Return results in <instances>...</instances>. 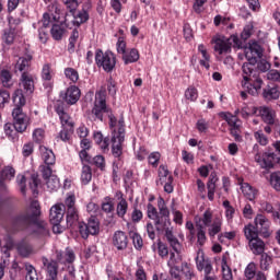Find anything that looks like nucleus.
Listing matches in <instances>:
<instances>
[{
    "mask_svg": "<svg viewBox=\"0 0 280 280\" xmlns=\"http://www.w3.org/2000/svg\"><path fill=\"white\" fill-rule=\"evenodd\" d=\"M166 241L168 243V246L172 248L173 252H170V258L167 260L168 267H175L178 266L183 261V256L180 254L183 253V244L176 235H174V232L172 230H167L165 233Z\"/></svg>",
    "mask_w": 280,
    "mask_h": 280,
    "instance_id": "8",
    "label": "nucleus"
},
{
    "mask_svg": "<svg viewBox=\"0 0 280 280\" xmlns=\"http://www.w3.org/2000/svg\"><path fill=\"white\" fill-rule=\"evenodd\" d=\"M67 28L60 24H54L50 28V34L54 40H62V36H65Z\"/></svg>",
    "mask_w": 280,
    "mask_h": 280,
    "instance_id": "41",
    "label": "nucleus"
},
{
    "mask_svg": "<svg viewBox=\"0 0 280 280\" xmlns=\"http://www.w3.org/2000/svg\"><path fill=\"white\" fill-rule=\"evenodd\" d=\"M102 211L104 213H113L115 211V203L110 197H105L102 203Z\"/></svg>",
    "mask_w": 280,
    "mask_h": 280,
    "instance_id": "52",
    "label": "nucleus"
},
{
    "mask_svg": "<svg viewBox=\"0 0 280 280\" xmlns=\"http://www.w3.org/2000/svg\"><path fill=\"white\" fill-rule=\"evenodd\" d=\"M25 95L23 89H18L13 93V104L15 108L12 112L13 128L16 132H25L27 125L30 124V117L23 113V106H25Z\"/></svg>",
    "mask_w": 280,
    "mask_h": 280,
    "instance_id": "5",
    "label": "nucleus"
},
{
    "mask_svg": "<svg viewBox=\"0 0 280 280\" xmlns=\"http://www.w3.org/2000/svg\"><path fill=\"white\" fill-rule=\"evenodd\" d=\"M126 213H128V200H126L124 196H120L116 206V215L120 218V220H124Z\"/></svg>",
    "mask_w": 280,
    "mask_h": 280,
    "instance_id": "32",
    "label": "nucleus"
},
{
    "mask_svg": "<svg viewBox=\"0 0 280 280\" xmlns=\"http://www.w3.org/2000/svg\"><path fill=\"white\" fill-rule=\"evenodd\" d=\"M14 36H15V33L13 30H10V28L4 30V33L2 35V40L7 45H12V43H14Z\"/></svg>",
    "mask_w": 280,
    "mask_h": 280,
    "instance_id": "59",
    "label": "nucleus"
},
{
    "mask_svg": "<svg viewBox=\"0 0 280 280\" xmlns=\"http://www.w3.org/2000/svg\"><path fill=\"white\" fill-rule=\"evenodd\" d=\"M63 207H65V211H68L70 209H75V195L68 194L65 199Z\"/></svg>",
    "mask_w": 280,
    "mask_h": 280,
    "instance_id": "57",
    "label": "nucleus"
},
{
    "mask_svg": "<svg viewBox=\"0 0 280 280\" xmlns=\"http://www.w3.org/2000/svg\"><path fill=\"white\" fill-rule=\"evenodd\" d=\"M269 183L276 191H280V172H273L270 174Z\"/></svg>",
    "mask_w": 280,
    "mask_h": 280,
    "instance_id": "53",
    "label": "nucleus"
},
{
    "mask_svg": "<svg viewBox=\"0 0 280 280\" xmlns=\"http://www.w3.org/2000/svg\"><path fill=\"white\" fill-rule=\"evenodd\" d=\"M140 58L139 50L136 48H131L122 56V60L125 65H132V62H138Z\"/></svg>",
    "mask_w": 280,
    "mask_h": 280,
    "instance_id": "37",
    "label": "nucleus"
},
{
    "mask_svg": "<svg viewBox=\"0 0 280 280\" xmlns=\"http://www.w3.org/2000/svg\"><path fill=\"white\" fill-rule=\"evenodd\" d=\"M170 247L167 246V244L159 241L158 242V255L159 257H161V259H167V257H170Z\"/></svg>",
    "mask_w": 280,
    "mask_h": 280,
    "instance_id": "50",
    "label": "nucleus"
},
{
    "mask_svg": "<svg viewBox=\"0 0 280 280\" xmlns=\"http://www.w3.org/2000/svg\"><path fill=\"white\" fill-rule=\"evenodd\" d=\"M90 8H91V1H88L83 5V9L81 11H78V8H74V9L67 8V10L69 11V14L73 16V20H72L73 25H77V27H80V25L89 21V11L86 10H90Z\"/></svg>",
    "mask_w": 280,
    "mask_h": 280,
    "instance_id": "13",
    "label": "nucleus"
},
{
    "mask_svg": "<svg viewBox=\"0 0 280 280\" xmlns=\"http://www.w3.org/2000/svg\"><path fill=\"white\" fill-rule=\"evenodd\" d=\"M197 229V243L199 246H205L207 244V231H205V226L200 223H196Z\"/></svg>",
    "mask_w": 280,
    "mask_h": 280,
    "instance_id": "46",
    "label": "nucleus"
},
{
    "mask_svg": "<svg viewBox=\"0 0 280 280\" xmlns=\"http://www.w3.org/2000/svg\"><path fill=\"white\" fill-rule=\"evenodd\" d=\"M66 215L68 226H73V224H75V222L80 220V215L78 214V208L66 210Z\"/></svg>",
    "mask_w": 280,
    "mask_h": 280,
    "instance_id": "45",
    "label": "nucleus"
},
{
    "mask_svg": "<svg viewBox=\"0 0 280 280\" xmlns=\"http://www.w3.org/2000/svg\"><path fill=\"white\" fill-rule=\"evenodd\" d=\"M116 49H117V54H121V56H124L127 52L126 39H124V37H118V40L116 43Z\"/></svg>",
    "mask_w": 280,
    "mask_h": 280,
    "instance_id": "64",
    "label": "nucleus"
},
{
    "mask_svg": "<svg viewBox=\"0 0 280 280\" xmlns=\"http://www.w3.org/2000/svg\"><path fill=\"white\" fill-rule=\"evenodd\" d=\"M39 152L45 165L56 164V155L54 154V151H51L45 145H39Z\"/></svg>",
    "mask_w": 280,
    "mask_h": 280,
    "instance_id": "28",
    "label": "nucleus"
},
{
    "mask_svg": "<svg viewBox=\"0 0 280 280\" xmlns=\"http://www.w3.org/2000/svg\"><path fill=\"white\" fill-rule=\"evenodd\" d=\"M126 139V121L124 116L118 120V130L112 133V154L118 161H121V155L124 154L122 143Z\"/></svg>",
    "mask_w": 280,
    "mask_h": 280,
    "instance_id": "7",
    "label": "nucleus"
},
{
    "mask_svg": "<svg viewBox=\"0 0 280 280\" xmlns=\"http://www.w3.org/2000/svg\"><path fill=\"white\" fill-rule=\"evenodd\" d=\"M197 269L199 270V272H202L203 270V273H205L203 280L213 279V277L209 276L213 271V266L211 265V261L205 260V259L198 260V257H197Z\"/></svg>",
    "mask_w": 280,
    "mask_h": 280,
    "instance_id": "30",
    "label": "nucleus"
},
{
    "mask_svg": "<svg viewBox=\"0 0 280 280\" xmlns=\"http://www.w3.org/2000/svg\"><path fill=\"white\" fill-rule=\"evenodd\" d=\"M244 235L246 240L250 242L252 240H256L257 237H259V231L257 230L256 225L249 223L244 226Z\"/></svg>",
    "mask_w": 280,
    "mask_h": 280,
    "instance_id": "42",
    "label": "nucleus"
},
{
    "mask_svg": "<svg viewBox=\"0 0 280 280\" xmlns=\"http://www.w3.org/2000/svg\"><path fill=\"white\" fill-rule=\"evenodd\" d=\"M279 161L280 158L275 154V152H266L262 154V156L259 153L255 155V162L259 163L264 170H272L275 164L279 163Z\"/></svg>",
    "mask_w": 280,
    "mask_h": 280,
    "instance_id": "17",
    "label": "nucleus"
},
{
    "mask_svg": "<svg viewBox=\"0 0 280 280\" xmlns=\"http://www.w3.org/2000/svg\"><path fill=\"white\" fill-rule=\"evenodd\" d=\"M42 264L46 270V275L49 279H58V261L54 259H48L47 257L42 258Z\"/></svg>",
    "mask_w": 280,
    "mask_h": 280,
    "instance_id": "21",
    "label": "nucleus"
},
{
    "mask_svg": "<svg viewBox=\"0 0 280 280\" xmlns=\"http://www.w3.org/2000/svg\"><path fill=\"white\" fill-rule=\"evenodd\" d=\"M40 213L38 200L31 201L26 210L19 212L11 219L13 231H30L36 237H47L49 228L47 222L40 220Z\"/></svg>",
    "mask_w": 280,
    "mask_h": 280,
    "instance_id": "1",
    "label": "nucleus"
},
{
    "mask_svg": "<svg viewBox=\"0 0 280 280\" xmlns=\"http://www.w3.org/2000/svg\"><path fill=\"white\" fill-rule=\"evenodd\" d=\"M185 97L189 102H196V100H198V89H196L195 86H189L185 91Z\"/></svg>",
    "mask_w": 280,
    "mask_h": 280,
    "instance_id": "56",
    "label": "nucleus"
},
{
    "mask_svg": "<svg viewBox=\"0 0 280 280\" xmlns=\"http://www.w3.org/2000/svg\"><path fill=\"white\" fill-rule=\"evenodd\" d=\"M241 191L243 196L247 198V200L253 201L255 198H257V190L253 188V186H250L248 183L241 184Z\"/></svg>",
    "mask_w": 280,
    "mask_h": 280,
    "instance_id": "35",
    "label": "nucleus"
},
{
    "mask_svg": "<svg viewBox=\"0 0 280 280\" xmlns=\"http://www.w3.org/2000/svg\"><path fill=\"white\" fill-rule=\"evenodd\" d=\"M158 187H164L166 194L174 191V176L167 168V165H160L158 170V179L155 180Z\"/></svg>",
    "mask_w": 280,
    "mask_h": 280,
    "instance_id": "11",
    "label": "nucleus"
},
{
    "mask_svg": "<svg viewBox=\"0 0 280 280\" xmlns=\"http://www.w3.org/2000/svg\"><path fill=\"white\" fill-rule=\"evenodd\" d=\"M149 164L152 165V167H159V161H161V153L160 152H152L148 156Z\"/></svg>",
    "mask_w": 280,
    "mask_h": 280,
    "instance_id": "60",
    "label": "nucleus"
},
{
    "mask_svg": "<svg viewBox=\"0 0 280 280\" xmlns=\"http://www.w3.org/2000/svg\"><path fill=\"white\" fill-rule=\"evenodd\" d=\"M196 224H201L203 229H208L209 237H215V235L222 233V217H215L213 219V212L206 210L201 217L196 220Z\"/></svg>",
    "mask_w": 280,
    "mask_h": 280,
    "instance_id": "6",
    "label": "nucleus"
},
{
    "mask_svg": "<svg viewBox=\"0 0 280 280\" xmlns=\"http://www.w3.org/2000/svg\"><path fill=\"white\" fill-rule=\"evenodd\" d=\"M217 180H218V178H215V176L211 175L207 183L208 200H210V202H213V200L215 199V183H217Z\"/></svg>",
    "mask_w": 280,
    "mask_h": 280,
    "instance_id": "43",
    "label": "nucleus"
},
{
    "mask_svg": "<svg viewBox=\"0 0 280 280\" xmlns=\"http://www.w3.org/2000/svg\"><path fill=\"white\" fill-rule=\"evenodd\" d=\"M223 207L225 209V218L228 222H233V218H235V208L231 206V201L224 200Z\"/></svg>",
    "mask_w": 280,
    "mask_h": 280,
    "instance_id": "47",
    "label": "nucleus"
},
{
    "mask_svg": "<svg viewBox=\"0 0 280 280\" xmlns=\"http://www.w3.org/2000/svg\"><path fill=\"white\" fill-rule=\"evenodd\" d=\"M16 250L21 257H27L33 253L32 245L27 241L23 240L16 244Z\"/></svg>",
    "mask_w": 280,
    "mask_h": 280,
    "instance_id": "36",
    "label": "nucleus"
},
{
    "mask_svg": "<svg viewBox=\"0 0 280 280\" xmlns=\"http://www.w3.org/2000/svg\"><path fill=\"white\" fill-rule=\"evenodd\" d=\"M56 257L59 264H73L75 261V253L69 247H67L63 252L57 250Z\"/></svg>",
    "mask_w": 280,
    "mask_h": 280,
    "instance_id": "26",
    "label": "nucleus"
},
{
    "mask_svg": "<svg viewBox=\"0 0 280 280\" xmlns=\"http://www.w3.org/2000/svg\"><path fill=\"white\" fill-rule=\"evenodd\" d=\"M255 65H257V62L248 61L243 63L242 67V86L253 96L259 95V91H261V86H264V80L260 79Z\"/></svg>",
    "mask_w": 280,
    "mask_h": 280,
    "instance_id": "4",
    "label": "nucleus"
},
{
    "mask_svg": "<svg viewBox=\"0 0 280 280\" xmlns=\"http://www.w3.org/2000/svg\"><path fill=\"white\" fill-rule=\"evenodd\" d=\"M196 128L198 132H207L209 130V121H206L205 118L197 120Z\"/></svg>",
    "mask_w": 280,
    "mask_h": 280,
    "instance_id": "63",
    "label": "nucleus"
},
{
    "mask_svg": "<svg viewBox=\"0 0 280 280\" xmlns=\"http://www.w3.org/2000/svg\"><path fill=\"white\" fill-rule=\"evenodd\" d=\"M55 112L57 113L62 128H69V130H73V119H71V116H69L68 113L65 110V102L57 101L55 104Z\"/></svg>",
    "mask_w": 280,
    "mask_h": 280,
    "instance_id": "19",
    "label": "nucleus"
},
{
    "mask_svg": "<svg viewBox=\"0 0 280 280\" xmlns=\"http://www.w3.org/2000/svg\"><path fill=\"white\" fill-rule=\"evenodd\" d=\"M198 51L199 54H201L202 58L199 63L201 67H205V69H210L211 65V55H209V51L207 50V47L205 46V44H200L198 46Z\"/></svg>",
    "mask_w": 280,
    "mask_h": 280,
    "instance_id": "33",
    "label": "nucleus"
},
{
    "mask_svg": "<svg viewBox=\"0 0 280 280\" xmlns=\"http://www.w3.org/2000/svg\"><path fill=\"white\" fill-rule=\"evenodd\" d=\"M20 89L27 95H32L34 93V77L30 72H23L20 78Z\"/></svg>",
    "mask_w": 280,
    "mask_h": 280,
    "instance_id": "24",
    "label": "nucleus"
},
{
    "mask_svg": "<svg viewBox=\"0 0 280 280\" xmlns=\"http://www.w3.org/2000/svg\"><path fill=\"white\" fill-rule=\"evenodd\" d=\"M141 220H143V211L135 206L131 212V221L133 222V224H139Z\"/></svg>",
    "mask_w": 280,
    "mask_h": 280,
    "instance_id": "58",
    "label": "nucleus"
},
{
    "mask_svg": "<svg viewBox=\"0 0 280 280\" xmlns=\"http://www.w3.org/2000/svg\"><path fill=\"white\" fill-rule=\"evenodd\" d=\"M259 115L262 121L269 126H278L279 119H277V112L270 107H260Z\"/></svg>",
    "mask_w": 280,
    "mask_h": 280,
    "instance_id": "20",
    "label": "nucleus"
},
{
    "mask_svg": "<svg viewBox=\"0 0 280 280\" xmlns=\"http://www.w3.org/2000/svg\"><path fill=\"white\" fill-rule=\"evenodd\" d=\"M254 137L257 141V143H259L260 145H268V137H266V135H264L262 130H258L254 133Z\"/></svg>",
    "mask_w": 280,
    "mask_h": 280,
    "instance_id": "61",
    "label": "nucleus"
},
{
    "mask_svg": "<svg viewBox=\"0 0 280 280\" xmlns=\"http://www.w3.org/2000/svg\"><path fill=\"white\" fill-rule=\"evenodd\" d=\"M212 43H214V51H218L219 56L231 54V47L236 49H242L243 47L242 39L236 35H232L228 40L217 37L212 39Z\"/></svg>",
    "mask_w": 280,
    "mask_h": 280,
    "instance_id": "10",
    "label": "nucleus"
},
{
    "mask_svg": "<svg viewBox=\"0 0 280 280\" xmlns=\"http://www.w3.org/2000/svg\"><path fill=\"white\" fill-rule=\"evenodd\" d=\"M14 176H16V171L14 170V167L5 166L0 173V187H2V189H5V184L3 183V180H12Z\"/></svg>",
    "mask_w": 280,
    "mask_h": 280,
    "instance_id": "31",
    "label": "nucleus"
},
{
    "mask_svg": "<svg viewBox=\"0 0 280 280\" xmlns=\"http://www.w3.org/2000/svg\"><path fill=\"white\" fill-rule=\"evenodd\" d=\"M4 132L7 135V137H9V139H11V141H16V139H19L16 129H14V125L8 122L4 125Z\"/></svg>",
    "mask_w": 280,
    "mask_h": 280,
    "instance_id": "51",
    "label": "nucleus"
},
{
    "mask_svg": "<svg viewBox=\"0 0 280 280\" xmlns=\"http://www.w3.org/2000/svg\"><path fill=\"white\" fill-rule=\"evenodd\" d=\"M33 139L36 143H43V139H45V130L42 128H37L33 131Z\"/></svg>",
    "mask_w": 280,
    "mask_h": 280,
    "instance_id": "62",
    "label": "nucleus"
},
{
    "mask_svg": "<svg viewBox=\"0 0 280 280\" xmlns=\"http://www.w3.org/2000/svg\"><path fill=\"white\" fill-rule=\"evenodd\" d=\"M132 244L135 246L136 250H141L143 248V238L141 237V234L137 232H130L129 233Z\"/></svg>",
    "mask_w": 280,
    "mask_h": 280,
    "instance_id": "48",
    "label": "nucleus"
},
{
    "mask_svg": "<svg viewBox=\"0 0 280 280\" xmlns=\"http://www.w3.org/2000/svg\"><path fill=\"white\" fill-rule=\"evenodd\" d=\"M106 90L102 89L95 92L90 119L92 121H105L106 117H108L109 128L113 130V135L114 132H117L115 129L117 126V117H115V114H113V108H110V105L106 103Z\"/></svg>",
    "mask_w": 280,
    "mask_h": 280,
    "instance_id": "2",
    "label": "nucleus"
},
{
    "mask_svg": "<svg viewBox=\"0 0 280 280\" xmlns=\"http://www.w3.org/2000/svg\"><path fill=\"white\" fill-rule=\"evenodd\" d=\"M65 218V205L57 203L50 208L49 220L52 224H60Z\"/></svg>",
    "mask_w": 280,
    "mask_h": 280,
    "instance_id": "25",
    "label": "nucleus"
},
{
    "mask_svg": "<svg viewBox=\"0 0 280 280\" xmlns=\"http://www.w3.org/2000/svg\"><path fill=\"white\" fill-rule=\"evenodd\" d=\"M31 65H32V55L20 57L15 65V71H20L21 73H27L30 71Z\"/></svg>",
    "mask_w": 280,
    "mask_h": 280,
    "instance_id": "29",
    "label": "nucleus"
},
{
    "mask_svg": "<svg viewBox=\"0 0 280 280\" xmlns=\"http://www.w3.org/2000/svg\"><path fill=\"white\" fill-rule=\"evenodd\" d=\"M26 270V280H38V276L36 275V268L32 266L30 262L16 261L13 260L11 264V268L9 270V277L11 280H16L21 275H23V270Z\"/></svg>",
    "mask_w": 280,
    "mask_h": 280,
    "instance_id": "9",
    "label": "nucleus"
},
{
    "mask_svg": "<svg viewBox=\"0 0 280 280\" xmlns=\"http://www.w3.org/2000/svg\"><path fill=\"white\" fill-rule=\"evenodd\" d=\"M93 180V170L90 165L84 164L81 170V183L82 185H89Z\"/></svg>",
    "mask_w": 280,
    "mask_h": 280,
    "instance_id": "40",
    "label": "nucleus"
},
{
    "mask_svg": "<svg viewBox=\"0 0 280 280\" xmlns=\"http://www.w3.org/2000/svg\"><path fill=\"white\" fill-rule=\"evenodd\" d=\"M65 75H66V78H68V80H70L73 83H75V82H78V80H80V74L73 68H66Z\"/></svg>",
    "mask_w": 280,
    "mask_h": 280,
    "instance_id": "55",
    "label": "nucleus"
},
{
    "mask_svg": "<svg viewBox=\"0 0 280 280\" xmlns=\"http://www.w3.org/2000/svg\"><path fill=\"white\" fill-rule=\"evenodd\" d=\"M248 244L253 255H264L266 253V243L259 236L248 241Z\"/></svg>",
    "mask_w": 280,
    "mask_h": 280,
    "instance_id": "27",
    "label": "nucleus"
},
{
    "mask_svg": "<svg viewBox=\"0 0 280 280\" xmlns=\"http://www.w3.org/2000/svg\"><path fill=\"white\" fill-rule=\"evenodd\" d=\"M52 78H54V74L51 73V65L45 63L42 69V79L44 80V82H48V83H44V86L46 89H51Z\"/></svg>",
    "mask_w": 280,
    "mask_h": 280,
    "instance_id": "34",
    "label": "nucleus"
},
{
    "mask_svg": "<svg viewBox=\"0 0 280 280\" xmlns=\"http://www.w3.org/2000/svg\"><path fill=\"white\" fill-rule=\"evenodd\" d=\"M158 209L152 203H148L147 206V215L149 220H154V226L159 233H167V231H172L170 229V224L172 222L170 221V209L167 208V205L165 203V199L160 197L158 199Z\"/></svg>",
    "mask_w": 280,
    "mask_h": 280,
    "instance_id": "3",
    "label": "nucleus"
},
{
    "mask_svg": "<svg viewBox=\"0 0 280 280\" xmlns=\"http://www.w3.org/2000/svg\"><path fill=\"white\" fill-rule=\"evenodd\" d=\"M38 38L39 42L45 45L49 40V32H51V15L49 13H44L43 19L38 22Z\"/></svg>",
    "mask_w": 280,
    "mask_h": 280,
    "instance_id": "14",
    "label": "nucleus"
},
{
    "mask_svg": "<svg viewBox=\"0 0 280 280\" xmlns=\"http://www.w3.org/2000/svg\"><path fill=\"white\" fill-rule=\"evenodd\" d=\"M112 242L117 250H126L128 248V235L124 231H116Z\"/></svg>",
    "mask_w": 280,
    "mask_h": 280,
    "instance_id": "23",
    "label": "nucleus"
},
{
    "mask_svg": "<svg viewBox=\"0 0 280 280\" xmlns=\"http://www.w3.org/2000/svg\"><path fill=\"white\" fill-rule=\"evenodd\" d=\"M261 56H264V50L261 49V46H259V44L250 45L245 51V58L247 62L257 63L258 60L261 59Z\"/></svg>",
    "mask_w": 280,
    "mask_h": 280,
    "instance_id": "22",
    "label": "nucleus"
},
{
    "mask_svg": "<svg viewBox=\"0 0 280 280\" xmlns=\"http://www.w3.org/2000/svg\"><path fill=\"white\" fill-rule=\"evenodd\" d=\"M244 276L247 280H253L257 276V265L249 262L245 268Z\"/></svg>",
    "mask_w": 280,
    "mask_h": 280,
    "instance_id": "49",
    "label": "nucleus"
},
{
    "mask_svg": "<svg viewBox=\"0 0 280 280\" xmlns=\"http://www.w3.org/2000/svg\"><path fill=\"white\" fill-rule=\"evenodd\" d=\"M222 280H233V271L226 260L222 261Z\"/></svg>",
    "mask_w": 280,
    "mask_h": 280,
    "instance_id": "54",
    "label": "nucleus"
},
{
    "mask_svg": "<svg viewBox=\"0 0 280 280\" xmlns=\"http://www.w3.org/2000/svg\"><path fill=\"white\" fill-rule=\"evenodd\" d=\"M254 223L256 230L258 231L259 235H261V237L268 238L271 235L270 219H267L266 215H264L262 213H258L254 219Z\"/></svg>",
    "mask_w": 280,
    "mask_h": 280,
    "instance_id": "18",
    "label": "nucleus"
},
{
    "mask_svg": "<svg viewBox=\"0 0 280 280\" xmlns=\"http://www.w3.org/2000/svg\"><path fill=\"white\" fill-rule=\"evenodd\" d=\"M272 262H273L272 256L268 255V253L260 254V259H259L260 270L268 272V270H270V267L272 266Z\"/></svg>",
    "mask_w": 280,
    "mask_h": 280,
    "instance_id": "38",
    "label": "nucleus"
},
{
    "mask_svg": "<svg viewBox=\"0 0 280 280\" xmlns=\"http://www.w3.org/2000/svg\"><path fill=\"white\" fill-rule=\"evenodd\" d=\"M46 187L48 191H58L60 189V179L56 175H51L46 179Z\"/></svg>",
    "mask_w": 280,
    "mask_h": 280,
    "instance_id": "44",
    "label": "nucleus"
},
{
    "mask_svg": "<svg viewBox=\"0 0 280 280\" xmlns=\"http://www.w3.org/2000/svg\"><path fill=\"white\" fill-rule=\"evenodd\" d=\"M79 233L83 240H86L89 235H97L100 233V221L92 217L88 223H79Z\"/></svg>",
    "mask_w": 280,
    "mask_h": 280,
    "instance_id": "16",
    "label": "nucleus"
},
{
    "mask_svg": "<svg viewBox=\"0 0 280 280\" xmlns=\"http://www.w3.org/2000/svg\"><path fill=\"white\" fill-rule=\"evenodd\" d=\"M82 92L75 85H71L66 91L60 92L61 102H63V104H68V106L78 104Z\"/></svg>",
    "mask_w": 280,
    "mask_h": 280,
    "instance_id": "15",
    "label": "nucleus"
},
{
    "mask_svg": "<svg viewBox=\"0 0 280 280\" xmlns=\"http://www.w3.org/2000/svg\"><path fill=\"white\" fill-rule=\"evenodd\" d=\"M95 62L97 67H102L104 71L110 73V71H113L117 65V57L115 54H113V51L104 52L102 50H96Z\"/></svg>",
    "mask_w": 280,
    "mask_h": 280,
    "instance_id": "12",
    "label": "nucleus"
},
{
    "mask_svg": "<svg viewBox=\"0 0 280 280\" xmlns=\"http://www.w3.org/2000/svg\"><path fill=\"white\" fill-rule=\"evenodd\" d=\"M0 82L4 89H10L14 82H12V72L7 69L0 71Z\"/></svg>",
    "mask_w": 280,
    "mask_h": 280,
    "instance_id": "39",
    "label": "nucleus"
}]
</instances>
